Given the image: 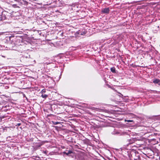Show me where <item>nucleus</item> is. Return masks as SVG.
Wrapping results in <instances>:
<instances>
[{
	"instance_id": "nucleus-1",
	"label": "nucleus",
	"mask_w": 160,
	"mask_h": 160,
	"mask_svg": "<svg viewBox=\"0 0 160 160\" xmlns=\"http://www.w3.org/2000/svg\"><path fill=\"white\" fill-rule=\"evenodd\" d=\"M136 155V153L134 152H132L128 154V156L131 160H137V158H135L133 157Z\"/></svg>"
},
{
	"instance_id": "nucleus-2",
	"label": "nucleus",
	"mask_w": 160,
	"mask_h": 160,
	"mask_svg": "<svg viewBox=\"0 0 160 160\" xmlns=\"http://www.w3.org/2000/svg\"><path fill=\"white\" fill-rule=\"evenodd\" d=\"M136 140V139L135 138H131L130 139H128L127 140V142L128 143V144H131L134 143Z\"/></svg>"
},
{
	"instance_id": "nucleus-3",
	"label": "nucleus",
	"mask_w": 160,
	"mask_h": 160,
	"mask_svg": "<svg viewBox=\"0 0 160 160\" xmlns=\"http://www.w3.org/2000/svg\"><path fill=\"white\" fill-rule=\"evenodd\" d=\"M109 8H107L102 9V12L103 13L108 14L109 13Z\"/></svg>"
},
{
	"instance_id": "nucleus-4",
	"label": "nucleus",
	"mask_w": 160,
	"mask_h": 160,
	"mask_svg": "<svg viewBox=\"0 0 160 160\" xmlns=\"http://www.w3.org/2000/svg\"><path fill=\"white\" fill-rule=\"evenodd\" d=\"M153 82L154 84H158L160 86V80L158 79H155L153 80Z\"/></svg>"
},
{
	"instance_id": "nucleus-5",
	"label": "nucleus",
	"mask_w": 160,
	"mask_h": 160,
	"mask_svg": "<svg viewBox=\"0 0 160 160\" xmlns=\"http://www.w3.org/2000/svg\"><path fill=\"white\" fill-rule=\"evenodd\" d=\"M72 153V151L69 150L68 152H64L63 153L66 154L67 155H68L69 154Z\"/></svg>"
},
{
	"instance_id": "nucleus-6",
	"label": "nucleus",
	"mask_w": 160,
	"mask_h": 160,
	"mask_svg": "<svg viewBox=\"0 0 160 160\" xmlns=\"http://www.w3.org/2000/svg\"><path fill=\"white\" fill-rule=\"evenodd\" d=\"M78 33L80 35H84L86 34V32H83L80 31H79Z\"/></svg>"
},
{
	"instance_id": "nucleus-7",
	"label": "nucleus",
	"mask_w": 160,
	"mask_h": 160,
	"mask_svg": "<svg viewBox=\"0 0 160 160\" xmlns=\"http://www.w3.org/2000/svg\"><path fill=\"white\" fill-rule=\"evenodd\" d=\"M110 69L111 72H112L115 73V68L114 67L111 68Z\"/></svg>"
},
{
	"instance_id": "nucleus-8",
	"label": "nucleus",
	"mask_w": 160,
	"mask_h": 160,
	"mask_svg": "<svg viewBox=\"0 0 160 160\" xmlns=\"http://www.w3.org/2000/svg\"><path fill=\"white\" fill-rule=\"evenodd\" d=\"M48 95H46V94H42V95H41V97L43 98H46L47 97H48Z\"/></svg>"
},
{
	"instance_id": "nucleus-9",
	"label": "nucleus",
	"mask_w": 160,
	"mask_h": 160,
	"mask_svg": "<svg viewBox=\"0 0 160 160\" xmlns=\"http://www.w3.org/2000/svg\"><path fill=\"white\" fill-rule=\"evenodd\" d=\"M12 7L14 8H17L19 7L18 6L17 4H12Z\"/></svg>"
},
{
	"instance_id": "nucleus-10",
	"label": "nucleus",
	"mask_w": 160,
	"mask_h": 160,
	"mask_svg": "<svg viewBox=\"0 0 160 160\" xmlns=\"http://www.w3.org/2000/svg\"><path fill=\"white\" fill-rule=\"evenodd\" d=\"M46 92V90L44 89H42L41 91V92L42 93V94H43L44 93Z\"/></svg>"
},
{
	"instance_id": "nucleus-11",
	"label": "nucleus",
	"mask_w": 160,
	"mask_h": 160,
	"mask_svg": "<svg viewBox=\"0 0 160 160\" xmlns=\"http://www.w3.org/2000/svg\"><path fill=\"white\" fill-rule=\"evenodd\" d=\"M126 121L128 122H133V120H126Z\"/></svg>"
},
{
	"instance_id": "nucleus-12",
	"label": "nucleus",
	"mask_w": 160,
	"mask_h": 160,
	"mask_svg": "<svg viewBox=\"0 0 160 160\" xmlns=\"http://www.w3.org/2000/svg\"><path fill=\"white\" fill-rule=\"evenodd\" d=\"M21 125V123H18L16 125V126H19Z\"/></svg>"
},
{
	"instance_id": "nucleus-13",
	"label": "nucleus",
	"mask_w": 160,
	"mask_h": 160,
	"mask_svg": "<svg viewBox=\"0 0 160 160\" xmlns=\"http://www.w3.org/2000/svg\"><path fill=\"white\" fill-rule=\"evenodd\" d=\"M15 2H20V0H14Z\"/></svg>"
},
{
	"instance_id": "nucleus-14",
	"label": "nucleus",
	"mask_w": 160,
	"mask_h": 160,
	"mask_svg": "<svg viewBox=\"0 0 160 160\" xmlns=\"http://www.w3.org/2000/svg\"><path fill=\"white\" fill-rule=\"evenodd\" d=\"M15 2H20V0H14Z\"/></svg>"
},
{
	"instance_id": "nucleus-15",
	"label": "nucleus",
	"mask_w": 160,
	"mask_h": 160,
	"mask_svg": "<svg viewBox=\"0 0 160 160\" xmlns=\"http://www.w3.org/2000/svg\"><path fill=\"white\" fill-rule=\"evenodd\" d=\"M131 114V116H132L133 117V116H134V114Z\"/></svg>"
},
{
	"instance_id": "nucleus-16",
	"label": "nucleus",
	"mask_w": 160,
	"mask_h": 160,
	"mask_svg": "<svg viewBox=\"0 0 160 160\" xmlns=\"http://www.w3.org/2000/svg\"><path fill=\"white\" fill-rule=\"evenodd\" d=\"M58 123V122H56L55 124H56V125Z\"/></svg>"
},
{
	"instance_id": "nucleus-17",
	"label": "nucleus",
	"mask_w": 160,
	"mask_h": 160,
	"mask_svg": "<svg viewBox=\"0 0 160 160\" xmlns=\"http://www.w3.org/2000/svg\"><path fill=\"white\" fill-rule=\"evenodd\" d=\"M46 63H47V64H50V63H51V62H49V63H48V62H46Z\"/></svg>"
},
{
	"instance_id": "nucleus-18",
	"label": "nucleus",
	"mask_w": 160,
	"mask_h": 160,
	"mask_svg": "<svg viewBox=\"0 0 160 160\" xmlns=\"http://www.w3.org/2000/svg\"><path fill=\"white\" fill-rule=\"evenodd\" d=\"M41 146V145H40L39 146V147H40Z\"/></svg>"
}]
</instances>
